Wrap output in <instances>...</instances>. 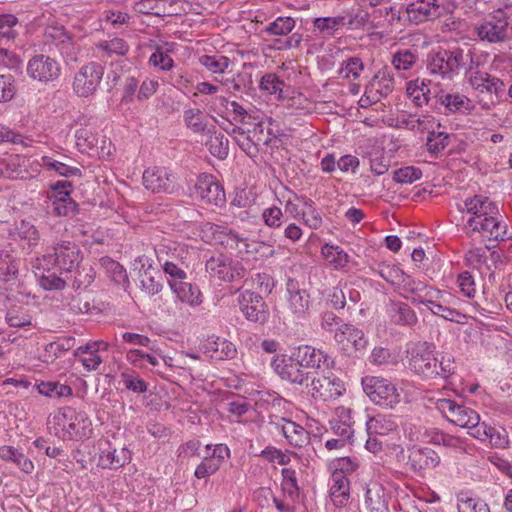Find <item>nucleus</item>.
Wrapping results in <instances>:
<instances>
[{
  "mask_svg": "<svg viewBox=\"0 0 512 512\" xmlns=\"http://www.w3.org/2000/svg\"><path fill=\"white\" fill-rule=\"evenodd\" d=\"M0 458L4 461H11L16 464L23 472L29 474L34 469L33 462L22 452L12 446L0 447Z\"/></svg>",
  "mask_w": 512,
  "mask_h": 512,
  "instance_id": "obj_29",
  "label": "nucleus"
},
{
  "mask_svg": "<svg viewBox=\"0 0 512 512\" xmlns=\"http://www.w3.org/2000/svg\"><path fill=\"white\" fill-rule=\"evenodd\" d=\"M17 273V266L15 265L11 255L7 252L0 254V278L4 281H9L14 278Z\"/></svg>",
  "mask_w": 512,
  "mask_h": 512,
  "instance_id": "obj_61",
  "label": "nucleus"
},
{
  "mask_svg": "<svg viewBox=\"0 0 512 512\" xmlns=\"http://www.w3.org/2000/svg\"><path fill=\"white\" fill-rule=\"evenodd\" d=\"M407 94L416 106H423L430 101V89L424 79H415L407 83Z\"/></svg>",
  "mask_w": 512,
  "mask_h": 512,
  "instance_id": "obj_31",
  "label": "nucleus"
},
{
  "mask_svg": "<svg viewBox=\"0 0 512 512\" xmlns=\"http://www.w3.org/2000/svg\"><path fill=\"white\" fill-rule=\"evenodd\" d=\"M96 47L99 51L104 52L108 57H111L112 55L125 56L129 51V45L121 38L100 41Z\"/></svg>",
  "mask_w": 512,
  "mask_h": 512,
  "instance_id": "obj_39",
  "label": "nucleus"
},
{
  "mask_svg": "<svg viewBox=\"0 0 512 512\" xmlns=\"http://www.w3.org/2000/svg\"><path fill=\"white\" fill-rule=\"evenodd\" d=\"M408 369L426 379H447L455 371L454 359L451 355L437 358L428 347L419 345L408 352Z\"/></svg>",
  "mask_w": 512,
  "mask_h": 512,
  "instance_id": "obj_1",
  "label": "nucleus"
},
{
  "mask_svg": "<svg viewBox=\"0 0 512 512\" xmlns=\"http://www.w3.org/2000/svg\"><path fill=\"white\" fill-rule=\"evenodd\" d=\"M183 119L187 128L194 133L204 132L208 128L204 121L203 113L197 108L184 111Z\"/></svg>",
  "mask_w": 512,
  "mask_h": 512,
  "instance_id": "obj_44",
  "label": "nucleus"
},
{
  "mask_svg": "<svg viewBox=\"0 0 512 512\" xmlns=\"http://www.w3.org/2000/svg\"><path fill=\"white\" fill-rule=\"evenodd\" d=\"M45 37L57 46L61 45L62 49H68L72 44L71 37L62 27L47 28L45 31Z\"/></svg>",
  "mask_w": 512,
  "mask_h": 512,
  "instance_id": "obj_55",
  "label": "nucleus"
},
{
  "mask_svg": "<svg viewBox=\"0 0 512 512\" xmlns=\"http://www.w3.org/2000/svg\"><path fill=\"white\" fill-rule=\"evenodd\" d=\"M287 314L292 320L304 318L309 310L310 296L304 289L288 288Z\"/></svg>",
  "mask_w": 512,
  "mask_h": 512,
  "instance_id": "obj_16",
  "label": "nucleus"
},
{
  "mask_svg": "<svg viewBox=\"0 0 512 512\" xmlns=\"http://www.w3.org/2000/svg\"><path fill=\"white\" fill-rule=\"evenodd\" d=\"M290 361H296L306 369H320L322 365L328 368L333 363L325 352L309 345H302L295 349L290 356Z\"/></svg>",
  "mask_w": 512,
  "mask_h": 512,
  "instance_id": "obj_10",
  "label": "nucleus"
},
{
  "mask_svg": "<svg viewBox=\"0 0 512 512\" xmlns=\"http://www.w3.org/2000/svg\"><path fill=\"white\" fill-rule=\"evenodd\" d=\"M74 345H75V338L68 337V338H64V339L56 341V342L49 343L46 346L45 351L53 359H56V358L60 357L61 353L72 349L74 347Z\"/></svg>",
  "mask_w": 512,
  "mask_h": 512,
  "instance_id": "obj_60",
  "label": "nucleus"
},
{
  "mask_svg": "<svg viewBox=\"0 0 512 512\" xmlns=\"http://www.w3.org/2000/svg\"><path fill=\"white\" fill-rule=\"evenodd\" d=\"M344 20L343 16L316 18L314 20V27L321 32H325L327 35H333L338 26L345 24Z\"/></svg>",
  "mask_w": 512,
  "mask_h": 512,
  "instance_id": "obj_58",
  "label": "nucleus"
},
{
  "mask_svg": "<svg viewBox=\"0 0 512 512\" xmlns=\"http://www.w3.org/2000/svg\"><path fill=\"white\" fill-rule=\"evenodd\" d=\"M418 60L417 51L403 49L397 51L392 57V65L396 70H410Z\"/></svg>",
  "mask_w": 512,
  "mask_h": 512,
  "instance_id": "obj_42",
  "label": "nucleus"
},
{
  "mask_svg": "<svg viewBox=\"0 0 512 512\" xmlns=\"http://www.w3.org/2000/svg\"><path fill=\"white\" fill-rule=\"evenodd\" d=\"M73 356L81 362L84 369L88 372L96 371L103 362L98 352H90L82 345L73 351Z\"/></svg>",
  "mask_w": 512,
  "mask_h": 512,
  "instance_id": "obj_36",
  "label": "nucleus"
},
{
  "mask_svg": "<svg viewBox=\"0 0 512 512\" xmlns=\"http://www.w3.org/2000/svg\"><path fill=\"white\" fill-rule=\"evenodd\" d=\"M344 391L345 388L343 382L331 371L318 374L312 378L310 393L315 400H334L340 397Z\"/></svg>",
  "mask_w": 512,
  "mask_h": 512,
  "instance_id": "obj_8",
  "label": "nucleus"
},
{
  "mask_svg": "<svg viewBox=\"0 0 512 512\" xmlns=\"http://www.w3.org/2000/svg\"><path fill=\"white\" fill-rule=\"evenodd\" d=\"M444 57L441 56L440 52L433 55L427 64V71L429 75L441 78L451 79L452 74L449 72L447 65H445Z\"/></svg>",
  "mask_w": 512,
  "mask_h": 512,
  "instance_id": "obj_49",
  "label": "nucleus"
},
{
  "mask_svg": "<svg viewBox=\"0 0 512 512\" xmlns=\"http://www.w3.org/2000/svg\"><path fill=\"white\" fill-rule=\"evenodd\" d=\"M53 212L58 216L73 215L77 204L72 198L54 199L52 202Z\"/></svg>",
  "mask_w": 512,
  "mask_h": 512,
  "instance_id": "obj_63",
  "label": "nucleus"
},
{
  "mask_svg": "<svg viewBox=\"0 0 512 512\" xmlns=\"http://www.w3.org/2000/svg\"><path fill=\"white\" fill-rule=\"evenodd\" d=\"M230 105L232 110L229 117H226L228 123L232 120L234 124L247 125V127H245L247 132L252 131L250 128L257 127L258 124H255L256 115L251 114L246 107L235 100H232ZM227 126L231 127L230 124Z\"/></svg>",
  "mask_w": 512,
  "mask_h": 512,
  "instance_id": "obj_25",
  "label": "nucleus"
},
{
  "mask_svg": "<svg viewBox=\"0 0 512 512\" xmlns=\"http://www.w3.org/2000/svg\"><path fill=\"white\" fill-rule=\"evenodd\" d=\"M245 318L254 323L265 324L269 319L268 306L262 296L249 290L231 293Z\"/></svg>",
  "mask_w": 512,
  "mask_h": 512,
  "instance_id": "obj_5",
  "label": "nucleus"
},
{
  "mask_svg": "<svg viewBox=\"0 0 512 512\" xmlns=\"http://www.w3.org/2000/svg\"><path fill=\"white\" fill-rule=\"evenodd\" d=\"M438 101L450 112H465L471 110V101L459 93H443L436 95Z\"/></svg>",
  "mask_w": 512,
  "mask_h": 512,
  "instance_id": "obj_28",
  "label": "nucleus"
},
{
  "mask_svg": "<svg viewBox=\"0 0 512 512\" xmlns=\"http://www.w3.org/2000/svg\"><path fill=\"white\" fill-rule=\"evenodd\" d=\"M16 94L15 78L11 74L0 75V103L10 101Z\"/></svg>",
  "mask_w": 512,
  "mask_h": 512,
  "instance_id": "obj_56",
  "label": "nucleus"
},
{
  "mask_svg": "<svg viewBox=\"0 0 512 512\" xmlns=\"http://www.w3.org/2000/svg\"><path fill=\"white\" fill-rule=\"evenodd\" d=\"M440 458L438 454L430 448L411 449L407 456L406 465L410 470L420 473L424 470L434 468L438 465Z\"/></svg>",
  "mask_w": 512,
  "mask_h": 512,
  "instance_id": "obj_15",
  "label": "nucleus"
},
{
  "mask_svg": "<svg viewBox=\"0 0 512 512\" xmlns=\"http://www.w3.org/2000/svg\"><path fill=\"white\" fill-rule=\"evenodd\" d=\"M302 368L296 361H290L283 368L281 376L293 384L303 385L309 378V372H305Z\"/></svg>",
  "mask_w": 512,
  "mask_h": 512,
  "instance_id": "obj_43",
  "label": "nucleus"
},
{
  "mask_svg": "<svg viewBox=\"0 0 512 512\" xmlns=\"http://www.w3.org/2000/svg\"><path fill=\"white\" fill-rule=\"evenodd\" d=\"M349 480L342 472L332 474L330 498L335 506H345L349 500Z\"/></svg>",
  "mask_w": 512,
  "mask_h": 512,
  "instance_id": "obj_22",
  "label": "nucleus"
},
{
  "mask_svg": "<svg viewBox=\"0 0 512 512\" xmlns=\"http://www.w3.org/2000/svg\"><path fill=\"white\" fill-rule=\"evenodd\" d=\"M130 459V451L126 448H122L120 451L106 450L101 452L98 466L103 469H118L128 463Z\"/></svg>",
  "mask_w": 512,
  "mask_h": 512,
  "instance_id": "obj_23",
  "label": "nucleus"
},
{
  "mask_svg": "<svg viewBox=\"0 0 512 512\" xmlns=\"http://www.w3.org/2000/svg\"><path fill=\"white\" fill-rule=\"evenodd\" d=\"M230 126H226V134H229L237 145L244 151L250 149L255 141L252 132H247V125H237L230 121Z\"/></svg>",
  "mask_w": 512,
  "mask_h": 512,
  "instance_id": "obj_35",
  "label": "nucleus"
},
{
  "mask_svg": "<svg viewBox=\"0 0 512 512\" xmlns=\"http://www.w3.org/2000/svg\"><path fill=\"white\" fill-rule=\"evenodd\" d=\"M141 290L149 296H153L162 288L161 283L150 274L148 270L140 274Z\"/></svg>",
  "mask_w": 512,
  "mask_h": 512,
  "instance_id": "obj_62",
  "label": "nucleus"
},
{
  "mask_svg": "<svg viewBox=\"0 0 512 512\" xmlns=\"http://www.w3.org/2000/svg\"><path fill=\"white\" fill-rule=\"evenodd\" d=\"M207 134H209V139L207 140L206 145L210 153L219 159H223L224 148L221 133H217L215 126H211L207 128Z\"/></svg>",
  "mask_w": 512,
  "mask_h": 512,
  "instance_id": "obj_53",
  "label": "nucleus"
},
{
  "mask_svg": "<svg viewBox=\"0 0 512 512\" xmlns=\"http://www.w3.org/2000/svg\"><path fill=\"white\" fill-rule=\"evenodd\" d=\"M422 171L413 166H406L394 171L393 180L400 184H411L420 179Z\"/></svg>",
  "mask_w": 512,
  "mask_h": 512,
  "instance_id": "obj_52",
  "label": "nucleus"
},
{
  "mask_svg": "<svg viewBox=\"0 0 512 512\" xmlns=\"http://www.w3.org/2000/svg\"><path fill=\"white\" fill-rule=\"evenodd\" d=\"M440 54L445 58V65H447L452 76L457 74L459 70L465 69L468 62H472L471 54L464 53L461 49L444 50L440 51Z\"/></svg>",
  "mask_w": 512,
  "mask_h": 512,
  "instance_id": "obj_27",
  "label": "nucleus"
},
{
  "mask_svg": "<svg viewBox=\"0 0 512 512\" xmlns=\"http://www.w3.org/2000/svg\"><path fill=\"white\" fill-rule=\"evenodd\" d=\"M60 64L45 54L33 56L27 64V74L34 80L42 83L54 81L60 75Z\"/></svg>",
  "mask_w": 512,
  "mask_h": 512,
  "instance_id": "obj_9",
  "label": "nucleus"
},
{
  "mask_svg": "<svg viewBox=\"0 0 512 512\" xmlns=\"http://www.w3.org/2000/svg\"><path fill=\"white\" fill-rule=\"evenodd\" d=\"M68 423L67 437L70 439H82L91 433V421L84 412H76Z\"/></svg>",
  "mask_w": 512,
  "mask_h": 512,
  "instance_id": "obj_24",
  "label": "nucleus"
},
{
  "mask_svg": "<svg viewBox=\"0 0 512 512\" xmlns=\"http://www.w3.org/2000/svg\"><path fill=\"white\" fill-rule=\"evenodd\" d=\"M42 166L48 171H55L60 176H81V170L79 168L71 167L48 156L42 157Z\"/></svg>",
  "mask_w": 512,
  "mask_h": 512,
  "instance_id": "obj_41",
  "label": "nucleus"
},
{
  "mask_svg": "<svg viewBox=\"0 0 512 512\" xmlns=\"http://www.w3.org/2000/svg\"><path fill=\"white\" fill-rule=\"evenodd\" d=\"M339 330L340 333L336 334L339 342H343L346 338L348 342L353 344L355 350L361 351L366 348L368 341L362 330L349 324L341 325Z\"/></svg>",
  "mask_w": 512,
  "mask_h": 512,
  "instance_id": "obj_30",
  "label": "nucleus"
},
{
  "mask_svg": "<svg viewBox=\"0 0 512 512\" xmlns=\"http://www.w3.org/2000/svg\"><path fill=\"white\" fill-rule=\"evenodd\" d=\"M206 271L209 274L210 282L215 287L221 288L224 279V256L219 254L217 257L212 256L206 261Z\"/></svg>",
  "mask_w": 512,
  "mask_h": 512,
  "instance_id": "obj_38",
  "label": "nucleus"
},
{
  "mask_svg": "<svg viewBox=\"0 0 512 512\" xmlns=\"http://www.w3.org/2000/svg\"><path fill=\"white\" fill-rule=\"evenodd\" d=\"M366 426L368 434L375 433L385 435L394 429L395 424L393 421L386 419L385 416L378 414L370 418Z\"/></svg>",
  "mask_w": 512,
  "mask_h": 512,
  "instance_id": "obj_48",
  "label": "nucleus"
},
{
  "mask_svg": "<svg viewBox=\"0 0 512 512\" xmlns=\"http://www.w3.org/2000/svg\"><path fill=\"white\" fill-rule=\"evenodd\" d=\"M74 416V409L71 407L60 408L55 414L48 418V426L50 430H54V434L58 437H67L68 423Z\"/></svg>",
  "mask_w": 512,
  "mask_h": 512,
  "instance_id": "obj_26",
  "label": "nucleus"
},
{
  "mask_svg": "<svg viewBox=\"0 0 512 512\" xmlns=\"http://www.w3.org/2000/svg\"><path fill=\"white\" fill-rule=\"evenodd\" d=\"M143 184L152 192H167L174 187V177L166 168H148L143 173Z\"/></svg>",
  "mask_w": 512,
  "mask_h": 512,
  "instance_id": "obj_12",
  "label": "nucleus"
},
{
  "mask_svg": "<svg viewBox=\"0 0 512 512\" xmlns=\"http://www.w3.org/2000/svg\"><path fill=\"white\" fill-rule=\"evenodd\" d=\"M53 251L43 256V261L47 265L53 263L61 272L73 273L82 261L81 250L74 242L61 240L55 243Z\"/></svg>",
  "mask_w": 512,
  "mask_h": 512,
  "instance_id": "obj_4",
  "label": "nucleus"
},
{
  "mask_svg": "<svg viewBox=\"0 0 512 512\" xmlns=\"http://www.w3.org/2000/svg\"><path fill=\"white\" fill-rule=\"evenodd\" d=\"M75 139L76 145L81 151L93 150L98 144V138L88 128L77 129Z\"/></svg>",
  "mask_w": 512,
  "mask_h": 512,
  "instance_id": "obj_50",
  "label": "nucleus"
},
{
  "mask_svg": "<svg viewBox=\"0 0 512 512\" xmlns=\"http://www.w3.org/2000/svg\"><path fill=\"white\" fill-rule=\"evenodd\" d=\"M104 75V67L97 62L84 65L76 73L73 90L80 97H88L96 91Z\"/></svg>",
  "mask_w": 512,
  "mask_h": 512,
  "instance_id": "obj_7",
  "label": "nucleus"
},
{
  "mask_svg": "<svg viewBox=\"0 0 512 512\" xmlns=\"http://www.w3.org/2000/svg\"><path fill=\"white\" fill-rule=\"evenodd\" d=\"M295 26V20L291 17H278L263 29L269 35H287Z\"/></svg>",
  "mask_w": 512,
  "mask_h": 512,
  "instance_id": "obj_46",
  "label": "nucleus"
},
{
  "mask_svg": "<svg viewBox=\"0 0 512 512\" xmlns=\"http://www.w3.org/2000/svg\"><path fill=\"white\" fill-rule=\"evenodd\" d=\"M169 285L182 302H186L191 305H196L201 302L199 290L190 283L183 281H169Z\"/></svg>",
  "mask_w": 512,
  "mask_h": 512,
  "instance_id": "obj_33",
  "label": "nucleus"
},
{
  "mask_svg": "<svg viewBox=\"0 0 512 512\" xmlns=\"http://www.w3.org/2000/svg\"><path fill=\"white\" fill-rule=\"evenodd\" d=\"M450 138L451 136L446 132H429L426 142L427 150L433 154L440 153L449 145Z\"/></svg>",
  "mask_w": 512,
  "mask_h": 512,
  "instance_id": "obj_45",
  "label": "nucleus"
},
{
  "mask_svg": "<svg viewBox=\"0 0 512 512\" xmlns=\"http://www.w3.org/2000/svg\"><path fill=\"white\" fill-rule=\"evenodd\" d=\"M288 87L284 80H282L276 73H265L259 82V88L262 92L270 95H275L278 100H285L295 102V97H289L287 91L284 89Z\"/></svg>",
  "mask_w": 512,
  "mask_h": 512,
  "instance_id": "obj_18",
  "label": "nucleus"
},
{
  "mask_svg": "<svg viewBox=\"0 0 512 512\" xmlns=\"http://www.w3.org/2000/svg\"><path fill=\"white\" fill-rule=\"evenodd\" d=\"M443 3L444 0H415L407 6L406 12L410 21L419 24L439 17Z\"/></svg>",
  "mask_w": 512,
  "mask_h": 512,
  "instance_id": "obj_11",
  "label": "nucleus"
},
{
  "mask_svg": "<svg viewBox=\"0 0 512 512\" xmlns=\"http://www.w3.org/2000/svg\"><path fill=\"white\" fill-rule=\"evenodd\" d=\"M95 273L91 266L77 268L74 272L72 286L75 289L87 288L94 280Z\"/></svg>",
  "mask_w": 512,
  "mask_h": 512,
  "instance_id": "obj_51",
  "label": "nucleus"
},
{
  "mask_svg": "<svg viewBox=\"0 0 512 512\" xmlns=\"http://www.w3.org/2000/svg\"><path fill=\"white\" fill-rule=\"evenodd\" d=\"M427 307L433 314L441 316L446 320L456 323H464L463 319L465 318V315H463L462 313L455 309L436 303L435 301H433V298L431 299V303H429Z\"/></svg>",
  "mask_w": 512,
  "mask_h": 512,
  "instance_id": "obj_47",
  "label": "nucleus"
},
{
  "mask_svg": "<svg viewBox=\"0 0 512 512\" xmlns=\"http://www.w3.org/2000/svg\"><path fill=\"white\" fill-rule=\"evenodd\" d=\"M404 292V297L414 304H424L425 306L431 303L433 294L436 292L431 287H428L421 281H415L409 275L404 278L401 285Z\"/></svg>",
  "mask_w": 512,
  "mask_h": 512,
  "instance_id": "obj_14",
  "label": "nucleus"
},
{
  "mask_svg": "<svg viewBox=\"0 0 512 512\" xmlns=\"http://www.w3.org/2000/svg\"><path fill=\"white\" fill-rule=\"evenodd\" d=\"M275 425L292 446L302 447L306 443L308 433L302 426L285 418H281Z\"/></svg>",
  "mask_w": 512,
  "mask_h": 512,
  "instance_id": "obj_20",
  "label": "nucleus"
},
{
  "mask_svg": "<svg viewBox=\"0 0 512 512\" xmlns=\"http://www.w3.org/2000/svg\"><path fill=\"white\" fill-rule=\"evenodd\" d=\"M459 512H490L488 505L479 499H461L458 504Z\"/></svg>",
  "mask_w": 512,
  "mask_h": 512,
  "instance_id": "obj_64",
  "label": "nucleus"
},
{
  "mask_svg": "<svg viewBox=\"0 0 512 512\" xmlns=\"http://www.w3.org/2000/svg\"><path fill=\"white\" fill-rule=\"evenodd\" d=\"M363 391L380 407L394 409L401 401L400 393L392 381L379 376H365L361 381Z\"/></svg>",
  "mask_w": 512,
  "mask_h": 512,
  "instance_id": "obj_2",
  "label": "nucleus"
},
{
  "mask_svg": "<svg viewBox=\"0 0 512 512\" xmlns=\"http://www.w3.org/2000/svg\"><path fill=\"white\" fill-rule=\"evenodd\" d=\"M464 206L467 213L473 214L474 216L472 218H477L478 220L485 216L498 213L497 205L490 201L488 197L480 195L467 198L464 201Z\"/></svg>",
  "mask_w": 512,
  "mask_h": 512,
  "instance_id": "obj_21",
  "label": "nucleus"
},
{
  "mask_svg": "<svg viewBox=\"0 0 512 512\" xmlns=\"http://www.w3.org/2000/svg\"><path fill=\"white\" fill-rule=\"evenodd\" d=\"M469 82L478 92L495 95L497 99L501 97L505 90V84L502 80L483 71L471 73Z\"/></svg>",
  "mask_w": 512,
  "mask_h": 512,
  "instance_id": "obj_13",
  "label": "nucleus"
},
{
  "mask_svg": "<svg viewBox=\"0 0 512 512\" xmlns=\"http://www.w3.org/2000/svg\"><path fill=\"white\" fill-rule=\"evenodd\" d=\"M393 323L397 325L412 326L417 323V316L411 307L406 303H394L389 308Z\"/></svg>",
  "mask_w": 512,
  "mask_h": 512,
  "instance_id": "obj_32",
  "label": "nucleus"
},
{
  "mask_svg": "<svg viewBox=\"0 0 512 512\" xmlns=\"http://www.w3.org/2000/svg\"><path fill=\"white\" fill-rule=\"evenodd\" d=\"M435 407L449 422L456 426L467 429L479 424L480 416L476 411L451 399H437Z\"/></svg>",
  "mask_w": 512,
  "mask_h": 512,
  "instance_id": "obj_6",
  "label": "nucleus"
},
{
  "mask_svg": "<svg viewBox=\"0 0 512 512\" xmlns=\"http://www.w3.org/2000/svg\"><path fill=\"white\" fill-rule=\"evenodd\" d=\"M508 19V14L504 9H497L475 26V33L483 42L490 44L506 42L509 39Z\"/></svg>",
  "mask_w": 512,
  "mask_h": 512,
  "instance_id": "obj_3",
  "label": "nucleus"
},
{
  "mask_svg": "<svg viewBox=\"0 0 512 512\" xmlns=\"http://www.w3.org/2000/svg\"><path fill=\"white\" fill-rule=\"evenodd\" d=\"M322 254L326 261L335 269L344 268L349 262L348 254L339 246L326 244L322 248Z\"/></svg>",
  "mask_w": 512,
  "mask_h": 512,
  "instance_id": "obj_37",
  "label": "nucleus"
},
{
  "mask_svg": "<svg viewBox=\"0 0 512 512\" xmlns=\"http://www.w3.org/2000/svg\"><path fill=\"white\" fill-rule=\"evenodd\" d=\"M495 225L496 218L493 215H488L479 220L477 218H469L463 230L467 235H470L472 232H478L489 238V234H492Z\"/></svg>",
  "mask_w": 512,
  "mask_h": 512,
  "instance_id": "obj_34",
  "label": "nucleus"
},
{
  "mask_svg": "<svg viewBox=\"0 0 512 512\" xmlns=\"http://www.w3.org/2000/svg\"><path fill=\"white\" fill-rule=\"evenodd\" d=\"M206 454L204 455V463L206 464V467L210 474H213L216 472L222 463V444L216 445L213 449L212 453H210L211 446L206 445Z\"/></svg>",
  "mask_w": 512,
  "mask_h": 512,
  "instance_id": "obj_57",
  "label": "nucleus"
},
{
  "mask_svg": "<svg viewBox=\"0 0 512 512\" xmlns=\"http://www.w3.org/2000/svg\"><path fill=\"white\" fill-rule=\"evenodd\" d=\"M38 392L50 398H61L72 395V389L68 385L59 382H41L37 385Z\"/></svg>",
  "mask_w": 512,
  "mask_h": 512,
  "instance_id": "obj_40",
  "label": "nucleus"
},
{
  "mask_svg": "<svg viewBox=\"0 0 512 512\" xmlns=\"http://www.w3.org/2000/svg\"><path fill=\"white\" fill-rule=\"evenodd\" d=\"M394 84L393 71L389 67H383L373 76L367 86L382 99L392 93Z\"/></svg>",
  "mask_w": 512,
  "mask_h": 512,
  "instance_id": "obj_19",
  "label": "nucleus"
},
{
  "mask_svg": "<svg viewBox=\"0 0 512 512\" xmlns=\"http://www.w3.org/2000/svg\"><path fill=\"white\" fill-rule=\"evenodd\" d=\"M365 506L368 512H389L388 495L381 484L373 482L367 486Z\"/></svg>",
  "mask_w": 512,
  "mask_h": 512,
  "instance_id": "obj_17",
  "label": "nucleus"
},
{
  "mask_svg": "<svg viewBox=\"0 0 512 512\" xmlns=\"http://www.w3.org/2000/svg\"><path fill=\"white\" fill-rule=\"evenodd\" d=\"M18 24V19L11 14L0 15V35L8 40H13L18 35L14 27Z\"/></svg>",
  "mask_w": 512,
  "mask_h": 512,
  "instance_id": "obj_59",
  "label": "nucleus"
},
{
  "mask_svg": "<svg viewBox=\"0 0 512 512\" xmlns=\"http://www.w3.org/2000/svg\"><path fill=\"white\" fill-rule=\"evenodd\" d=\"M379 275L388 283L399 286L402 285L404 278L407 277V274H405L400 268L390 265L380 266Z\"/></svg>",
  "mask_w": 512,
  "mask_h": 512,
  "instance_id": "obj_54",
  "label": "nucleus"
}]
</instances>
